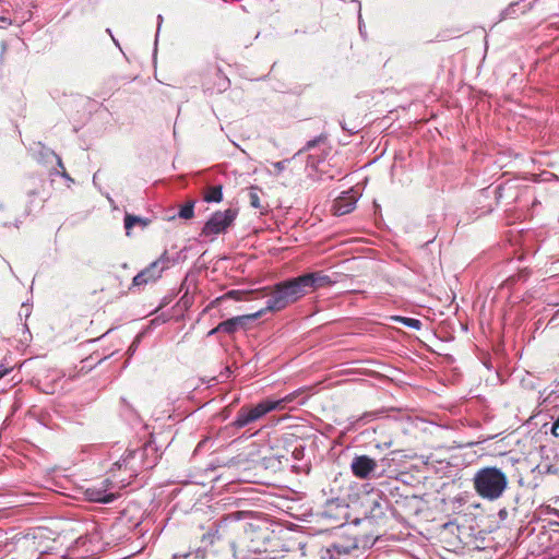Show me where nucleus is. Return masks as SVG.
I'll list each match as a JSON object with an SVG mask.
<instances>
[{"label":"nucleus","mask_w":559,"mask_h":559,"mask_svg":"<svg viewBox=\"0 0 559 559\" xmlns=\"http://www.w3.org/2000/svg\"><path fill=\"white\" fill-rule=\"evenodd\" d=\"M262 282L261 278L252 275L247 276V301H251L260 295L267 297L264 307L247 312V322L260 319L269 312L282 311L307 295L299 276L275 284L272 290L269 289V286H262Z\"/></svg>","instance_id":"nucleus-1"},{"label":"nucleus","mask_w":559,"mask_h":559,"mask_svg":"<svg viewBox=\"0 0 559 559\" xmlns=\"http://www.w3.org/2000/svg\"><path fill=\"white\" fill-rule=\"evenodd\" d=\"M158 454L155 447L146 443L135 450H128L109 471L105 480L111 488L122 489L131 484L143 469H151L157 464Z\"/></svg>","instance_id":"nucleus-2"},{"label":"nucleus","mask_w":559,"mask_h":559,"mask_svg":"<svg viewBox=\"0 0 559 559\" xmlns=\"http://www.w3.org/2000/svg\"><path fill=\"white\" fill-rule=\"evenodd\" d=\"M508 484L507 474L496 466L481 467L473 477L475 492L487 501L500 499L506 492Z\"/></svg>","instance_id":"nucleus-3"},{"label":"nucleus","mask_w":559,"mask_h":559,"mask_svg":"<svg viewBox=\"0 0 559 559\" xmlns=\"http://www.w3.org/2000/svg\"><path fill=\"white\" fill-rule=\"evenodd\" d=\"M270 523L265 519L247 511V559H266V557H250V554L262 555L266 551L270 539Z\"/></svg>","instance_id":"nucleus-4"},{"label":"nucleus","mask_w":559,"mask_h":559,"mask_svg":"<svg viewBox=\"0 0 559 559\" xmlns=\"http://www.w3.org/2000/svg\"><path fill=\"white\" fill-rule=\"evenodd\" d=\"M235 217L236 213L231 209L215 212L203 226L201 235L209 237L225 231Z\"/></svg>","instance_id":"nucleus-5"},{"label":"nucleus","mask_w":559,"mask_h":559,"mask_svg":"<svg viewBox=\"0 0 559 559\" xmlns=\"http://www.w3.org/2000/svg\"><path fill=\"white\" fill-rule=\"evenodd\" d=\"M299 278L306 294L314 292L319 288L332 286L336 282L323 271L306 273L299 275Z\"/></svg>","instance_id":"nucleus-6"},{"label":"nucleus","mask_w":559,"mask_h":559,"mask_svg":"<svg viewBox=\"0 0 559 559\" xmlns=\"http://www.w3.org/2000/svg\"><path fill=\"white\" fill-rule=\"evenodd\" d=\"M377 467V461L368 455H356L350 463L352 473L359 479L370 478Z\"/></svg>","instance_id":"nucleus-7"},{"label":"nucleus","mask_w":559,"mask_h":559,"mask_svg":"<svg viewBox=\"0 0 559 559\" xmlns=\"http://www.w3.org/2000/svg\"><path fill=\"white\" fill-rule=\"evenodd\" d=\"M247 471L252 467L265 468V453L269 452L266 444H258L255 440L247 444Z\"/></svg>","instance_id":"nucleus-8"},{"label":"nucleus","mask_w":559,"mask_h":559,"mask_svg":"<svg viewBox=\"0 0 559 559\" xmlns=\"http://www.w3.org/2000/svg\"><path fill=\"white\" fill-rule=\"evenodd\" d=\"M357 200L358 197L353 189L343 192L333 203L334 215L342 216L350 213L355 209Z\"/></svg>","instance_id":"nucleus-9"},{"label":"nucleus","mask_w":559,"mask_h":559,"mask_svg":"<svg viewBox=\"0 0 559 559\" xmlns=\"http://www.w3.org/2000/svg\"><path fill=\"white\" fill-rule=\"evenodd\" d=\"M176 263V260L170 258L165 251L157 260L153 261L148 266H146V271L151 274V278L155 281L162 276V273L169 269L171 265Z\"/></svg>","instance_id":"nucleus-10"},{"label":"nucleus","mask_w":559,"mask_h":559,"mask_svg":"<svg viewBox=\"0 0 559 559\" xmlns=\"http://www.w3.org/2000/svg\"><path fill=\"white\" fill-rule=\"evenodd\" d=\"M277 407L278 403H274L273 400H264L260 402L254 407L247 411V425L260 419L269 412L277 409Z\"/></svg>","instance_id":"nucleus-11"},{"label":"nucleus","mask_w":559,"mask_h":559,"mask_svg":"<svg viewBox=\"0 0 559 559\" xmlns=\"http://www.w3.org/2000/svg\"><path fill=\"white\" fill-rule=\"evenodd\" d=\"M245 326V316H237L231 319L225 320L221 322L216 328L212 329L209 332V335H213L217 332H224L227 334H233L238 329Z\"/></svg>","instance_id":"nucleus-12"},{"label":"nucleus","mask_w":559,"mask_h":559,"mask_svg":"<svg viewBox=\"0 0 559 559\" xmlns=\"http://www.w3.org/2000/svg\"><path fill=\"white\" fill-rule=\"evenodd\" d=\"M212 74L214 78V84L210 85L209 83H205V88L207 91H211L212 93H222L229 87L228 78L219 69H214Z\"/></svg>","instance_id":"nucleus-13"},{"label":"nucleus","mask_w":559,"mask_h":559,"mask_svg":"<svg viewBox=\"0 0 559 559\" xmlns=\"http://www.w3.org/2000/svg\"><path fill=\"white\" fill-rule=\"evenodd\" d=\"M261 194H263L259 189L251 188L249 192V202L251 207L257 210V213L263 215L269 211V204L263 202L261 199Z\"/></svg>","instance_id":"nucleus-14"},{"label":"nucleus","mask_w":559,"mask_h":559,"mask_svg":"<svg viewBox=\"0 0 559 559\" xmlns=\"http://www.w3.org/2000/svg\"><path fill=\"white\" fill-rule=\"evenodd\" d=\"M32 19V12H23L21 16L15 15L14 19H11L7 15H0V28H7L8 26L12 24L22 25L26 21H29Z\"/></svg>","instance_id":"nucleus-15"},{"label":"nucleus","mask_w":559,"mask_h":559,"mask_svg":"<svg viewBox=\"0 0 559 559\" xmlns=\"http://www.w3.org/2000/svg\"><path fill=\"white\" fill-rule=\"evenodd\" d=\"M223 199V191L221 185L210 186L205 189L203 200L207 203L221 202Z\"/></svg>","instance_id":"nucleus-16"},{"label":"nucleus","mask_w":559,"mask_h":559,"mask_svg":"<svg viewBox=\"0 0 559 559\" xmlns=\"http://www.w3.org/2000/svg\"><path fill=\"white\" fill-rule=\"evenodd\" d=\"M134 225H141L142 227H146L148 225V219L127 213L124 216V228L127 230V235H129V230Z\"/></svg>","instance_id":"nucleus-17"},{"label":"nucleus","mask_w":559,"mask_h":559,"mask_svg":"<svg viewBox=\"0 0 559 559\" xmlns=\"http://www.w3.org/2000/svg\"><path fill=\"white\" fill-rule=\"evenodd\" d=\"M91 500L102 503H110L116 499V493L106 490H96L90 493Z\"/></svg>","instance_id":"nucleus-18"},{"label":"nucleus","mask_w":559,"mask_h":559,"mask_svg":"<svg viewBox=\"0 0 559 559\" xmlns=\"http://www.w3.org/2000/svg\"><path fill=\"white\" fill-rule=\"evenodd\" d=\"M151 282H155V280L151 278V274L144 269L133 277L132 287H140Z\"/></svg>","instance_id":"nucleus-19"},{"label":"nucleus","mask_w":559,"mask_h":559,"mask_svg":"<svg viewBox=\"0 0 559 559\" xmlns=\"http://www.w3.org/2000/svg\"><path fill=\"white\" fill-rule=\"evenodd\" d=\"M151 282H155V280L151 278V274L144 269L133 277L132 287H140Z\"/></svg>","instance_id":"nucleus-20"},{"label":"nucleus","mask_w":559,"mask_h":559,"mask_svg":"<svg viewBox=\"0 0 559 559\" xmlns=\"http://www.w3.org/2000/svg\"><path fill=\"white\" fill-rule=\"evenodd\" d=\"M151 282H155V280L151 278V274L144 269L133 277L132 287H140Z\"/></svg>","instance_id":"nucleus-21"},{"label":"nucleus","mask_w":559,"mask_h":559,"mask_svg":"<svg viewBox=\"0 0 559 559\" xmlns=\"http://www.w3.org/2000/svg\"><path fill=\"white\" fill-rule=\"evenodd\" d=\"M394 321L400 322L404 324L407 328L414 329V330H420L421 329V321L415 318H407V317H394Z\"/></svg>","instance_id":"nucleus-22"},{"label":"nucleus","mask_w":559,"mask_h":559,"mask_svg":"<svg viewBox=\"0 0 559 559\" xmlns=\"http://www.w3.org/2000/svg\"><path fill=\"white\" fill-rule=\"evenodd\" d=\"M193 216H194V202L189 201L180 207V210L178 212V217L183 218V219H190Z\"/></svg>","instance_id":"nucleus-23"},{"label":"nucleus","mask_w":559,"mask_h":559,"mask_svg":"<svg viewBox=\"0 0 559 559\" xmlns=\"http://www.w3.org/2000/svg\"><path fill=\"white\" fill-rule=\"evenodd\" d=\"M299 395V391H295L285 395L280 400H273L274 403H278L277 409H284L287 404L292 403Z\"/></svg>","instance_id":"nucleus-24"},{"label":"nucleus","mask_w":559,"mask_h":559,"mask_svg":"<svg viewBox=\"0 0 559 559\" xmlns=\"http://www.w3.org/2000/svg\"><path fill=\"white\" fill-rule=\"evenodd\" d=\"M520 2H512L509 4V7L502 12V17H514L516 15V8L519 7Z\"/></svg>","instance_id":"nucleus-25"},{"label":"nucleus","mask_w":559,"mask_h":559,"mask_svg":"<svg viewBox=\"0 0 559 559\" xmlns=\"http://www.w3.org/2000/svg\"><path fill=\"white\" fill-rule=\"evenodd\" d=\"M288 163H289V159H283V160L274 163L273 167L276 170V173L280 174L281 171H283L285 169V167Z\"/></svg>","instance_id":"nucleus-26"},{"label":"nucleus","mask_w":559,"mask_h":559,"mask_svg":"<svg viewBox=\"0 0 559 559\" xmlns=\"http://www.w3.org/2000/svg\"><path fill=\"white\" fill-rule=\"evenodd\" d=\"M236 425L239 426V427L245 426V407H241L238 411L237 419H236Z\"/></svg>","instance_id":"nucleus-27"},{"label":"nucleus","mask_w":559,"mask_h":559,"mask_svg":"<svg viewBox=\"0 0 559 559\" xmlns=\"http://www.w3.org/2000/svg\"><path fill=\"white\" fill-rule=\"evenodd\" d=\"M12 369L13 367L8 366L5 362H2L0 365V379L8 374Z\"/></svg>","instance_id":"nucleus-28"},{"label":"nucleus","mask_w":559,"mask_h":559,"mask_svg":"<svg viewBox=\"0 0 559 559\" xmlns=\"http://www.w3.org/2000/svg\"><path fill=\"white\" fill-rule=\"evenodd\" d=\"M239 294H240V292H238V290H230V292H228L226 295H224L223 297L217 298V299L215 300V302H218V301H221V300H224V299H226V298H228V297H235L236 295H239Z\"/></svg>","instance_id":"nucleus-29"},{"label":"nucleus","mask_w":559,"mask_h":559,"mask_svg":"<svg viewBox=\"0 0 559 559\" xmlns=\"http://www.w3.org/2000/svg\"><path fill=\"white\" fill-rule=\"evenodd\" d=\"M559 428V418L552 424V428H551V432L555 435V436H559L558 432H557V429Z\"/></svg>","instance_id":"nucleus-30"},{"label":"nucleus","mask_w":559,"mask_h":559,"mask_svg":"<svg viewBox=\"0 0 559 559\" xmlns=\"http://www.w3.org/2000/svg\"><path fill=\"white\" fill-rule=\"evenodd\" d=\"M246 492H247V501L254 499V497L251 496L252 493H254V490L252 488L247 487Z\"/></svg>","instance_id":"nucleus-31"},{"label":"nucleus","mask_w":559,"mask_h":559,"mask_svg":"<svg viewBox=\"0 0 559 559\" xmlns=\"http://www.w3.org/2000/svg\"><path fill=\"white\" fill-rule=\"evenodd\" d=\"M138 342H139V341H134V342L131 344V346H130V347H129V349H128V352H129V353H134V352H135L136 346H138Z\"/></svg>","instance_id":"nucleus-32"},{"label":"nucleus","mask_w":559,"mask_h":559,"mask_svg":"<svg viewBox=\"0 0 559 559\" xmlns=\"http://www.w3.org/2000/svg\"><path fill=\"white\" fill-rule=\"evenodd\" d=\"M241 511H237L235 513H231L230 516L235 518L236 520H239L240 519V515H241Z\"/></svg>","instance_id":"nucleus-33"},{"label":"nucleus","mask_w":559,"mask_h":559,"mask_svg":"<svg viewBox=\"0 0 559 559\" xmlns=\"http://www.w3.org/2000/svg\"><path fill=\"white\" fill-rule=\"evenodd\" d=\"M106 32H107V34H109V35L111 36V38H112L114 43H115L117 46H119L118 41H117V40H116V38L112 36L110 28H107V29H106Z\"/></svg>","instance_id":"nucleus-34"},{"label":"nucleus","mask_w":559,"mask_h":559,"mask_svg":"<svg viewBox=\"0 0 559 559\" xmlns=\"http://www.w3.org/2000/svg\"><path fill=\"white\" fill-rule=\"evenodd\" d=\"M247 483L259 484V483H261V480L255 479V478H248V477H247Z\"/></svg>","instance_id":"nucleus-35"},{"label":"nucleus","mask_w":559,"mask_h":559,"mask_svg":"<svg viewBox=\"0 0 559 559\" xmlns=\"http://www.w3.org/2000/svg\"><path fill=\"white\" fill-rule=\"evenodd\" d=\"M157 20H158V27H157V32H158V31H159V28H160V24H162V22H163V16L159 14V15L157 16Z\"/></svg>","instance_id":"nucleus-36"},{"label":"nucleus","mask_w":559,"mask_h":559,"mask_svg":"<svg viewBox=\"0 0 559 559\" xmlns=\"http://www.w3.org/2000/svg\"><path fill=\"white\" fill-rule=\"evenodd\" d=\"M532 8V3H528L527 5L524 7V9L522 10L521 13H525L527 10H530Z\"/></svg>","instance_id":"nucleus-37"},{"label":"nucleus","mask_w":559,"mask_h":559,"mask_svg":"<svg viewBox=\"0 0 559 559\" xmlns=\"http://www.w3.org/2000/svg\"><path fill=\"white\" fill-rule=\"evenodd\" d=\"M314 144H316V141H309L307 143V148H310V147L314 146Z\"/></svg>","instance_id":"nucleus-38"},{"label":"nucleus","mask_w":559,"mask_h":559,"mask_svg":"<svg viewBox=\"0 0 559 559\" xmlns=\"http://www.w3.org/2000/svg\"><path fill=\"white\" fill-rule=\"evenodd\" d=\"M205 442H206V440L201 441V442L198 444V447H197L195 451H198L199 449H201Z\"/></svg>","instance_id":"nucleus-39"},{"label":"nucleus","mask_w":559,"mask_h":559,"mask_svg":"<svg viewBox=\"0 0 559 559\" xmlns=\"http://www.w3.org/2000/svg\"><path fill=\"white\" fill-rule=\"evenodd\" d=\"M62 176L69 180H71V178L68 176V174L66 171L62 173Z\"/></svg>","instance_id":"nucleus-40"},{"label":"nucleus","mask_w":559,"mask_h":559,"mask_svg":"<svg viewBox=\"0 0 559 559\" xmlns=\"http://www.w3.org/2000/svg\"><path fill=\"white\" fill-rule=\"evenodd\" d=\"M57 158H58V165H59L60 167H63V165H62V162H61L60 157H57Z\"/></svg>","instance_id":"nucleus-41"},{"label":"nucleus","mask_w":559,"mask_h":559,"mask_svg":"<svg viewBox=\"0 0 559 559\" xmlns=\"http://www.w3.org/2000/svg\"><path fill=\"white\" fill-rule=\"evenodd\" d=\"M522 2H526L527 0H521Z\"/></svg>","instance_id":"nucleus-42"}]
</instances>
